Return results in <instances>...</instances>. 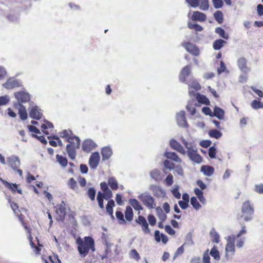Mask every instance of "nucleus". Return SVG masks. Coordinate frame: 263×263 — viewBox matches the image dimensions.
I'll list each match as a JSON object with an SVG mask.
<instances>
[{"instance_id": "obj_63", "label": "nucleus", "mask_w": 263, "mask_h": 263, "mask_svg": "<svg viewBox=\"0 0 263 263\" xmlns=\"http://www.w3.org/2000/svg\"><path fill=\"white\" fill-rule=\"evenodd\" d=\"M165 183L168 186H171L173 183V176L171 174L168 175L165 179Z\"/></svg>"}, {"instance_id": "obj_25", "label": "nucleus", "mask_w": 263, "mask_h": 263, "mask_svg": "<svg viewBox=\"0 0 263 263\" xmlns=\"http://www.w3.org/2000/svg\"><path fill=\"white\" fill-rule=\"evenodd\" d=\"M213 115L219 120H223L224 117V111L221 108L215 106L213 109Z\"/></svg>"}, {"instance_id": "obj_43", "label": "nucleus", "mask_w": 263, "mask_h": 263, "mask_svg": "<svg viewBox=\"0 0 263 263\" xmlns=\"http://www.w3.org/2000/svg\"><path fill=\"white\" fill-rule=\"evenodd\" d=\"M78 141L80 143L79 138L76 136H73V135L69 137L67 140V141L69 143L68 144H71L72 146H74L76 144V142H78Z\"/></svg>"}, {"instance_id": "obj_64", "label": "nucleus", "mask_w": 263, "mask_h": 263, "mask_svg": "<svg viewBox=\"0 0 263 263\" xmlns=\"http://www.w3.org/2000/svg\"><path fill=\"white\" fill-rule=\"evenodd\" d=\"M254 190L258 194H263V184H256Z\"/></svg>"}, {"instance_id": "obj_44", "label": "nucleus", "mask_w": 263, "mask_h": 263, "mask_svg": "<svg viewBox=\"0 0 263 263\" xmlns=\"http://www.w3.org/2000/svg\"><path fill=\"white\" fill-rule=\"evenodd\" d=\"M191 204L196 210H199L201 208L200 204L195 197H192L191 198Z\"/></svg>"}, {"instance_id": "obj_6", "label": "nucleus", "mask_w": 263, "mask_h": 263, "mask_svg": "<svg viewBox=\"0 0 263 263\" xmlns=\"http://www.w3.org/2000/svg\"><path fill=\"white\" fill-rule=\"evenodd\" d=\"M56 208V213L58 215L57 220L63 221L66 214L65 202L64 201H62L61 203L57 205Z\"/></svg>"}, {"instance_id": "obj_2", "label": "nucleus", "mask_w": 263, "mask_h": 263, "mask_svg": "<svg viewBox=\"0 0 263 263\" xmlns=\"http://www.w3.org/2000/svg\"><path fill=\"white\" fill-rule=\"evenodd\" d=\"M138 198L149 209H154L156 206L155 199L148 192L141 194L138 196Z\"/></svg>"}, {"instance_id": "obj_45", "label": "nucleus", "mask_w": 263, "mask_h": 263, "mask_svg": "<svg viewBox=\"0 0 263 263\" xmlns=\"http://www.w3.org/2000/svg\"><path fill=\"white\" fill-rule=\"evenodd\" d=\"M97 199L98 202V205L99 207L101 209L104 208V204H103V194L101 192H99L97 194Z\"/></svg>"}, {"instance_id": "obj_41", "label": "nucleus", "mask_w": 263, "mask_h": 263, "mask_svg": "<svg viewBox=\"0 0 263 263\" xmlns=\"http://www.w3.org/2000/svg\"><path fill=\"white\" fill-rule=\"evenodd\" d=\"M209 135L211 137L219 139L222 136V133L217 129H212L209 132Z\"/></svg>"}, {"instance_id": "obj_24", "label": "nucleus", "mask_w": 263, "mask_h": 263, "mask_svg": "<svg viewBox=\"0 0 263 263\" xmlns=\"http://www.w3.org/2000/svg\"><path fill=\"white\" fill-rule=\"evenodd\" d=\"M201 172L206 176H211L214 173L213 167L209 165H202L201 167Z\"/></svg>"}, {"instance_id": "obj_37", "label": "nucleus", "mask_w": 263, "mask_h": 263, "mask_svg": "<svg viewBox=\"0 0 263 263\" xmlns=\"http://www.w3.org/2000/svg\"><path fill=\"white\" fill-rule=\"evenodd\" d=\"M210 254L216 260H219L220 258L219 252L215 246L211 249Z\"/></svg>"}, {"instance_id": "obj_1", "label": "nucleus", "mask_w": 263, "mask_h": 263, "mask_svg": "<svg viewBox=\"0 0 263 263\" xmlns=\"http://www.w3.org/2000/svg\"><path fill=\"white\" fill-rule=\"evenodd\" d=\"M77 242L78 245V250L81 257H85L90 250L92 252L95 251V241L90 237H85L84 240L78 239Z\"/></svg>"}, {"instance_id": "obj_48", "label": "nucleus", "mask_w": 263, "mask_h": 263, "mask_svg": "<svg viewBox=\"0 0 263 263\" xmlns=\"http://www.w3.org/2000/svg\"><path fill=\"white\" fill-rule=\"evenodd\" d=\"M187 5L193 8H197L199 6V0H185Z\"/></svg>"}, {"instance_id": "obj_53", "label": "nucleus", "mask_w": 263, "mask_h": 263, "mask_svg": "<svg viewBox=\"0 0 263 263\" xmlns=\"http://www.w3.org/2000/svg\"><path fill=\"white\" fill-rule=\"evenodd\" d=\"M181 140L183 144L185 147V148L187 149V151H190V149H192L194 148V147H195V146H194L193 145H192V144L191 143H189V142H187L185 140V139L182 137L181 138Z\"/></svg>"}, {"instance_id": "obj_47", "label": "nucleus", "mask_w": 263, "mask_h": 263, "mask_svg": "<svg viewBox=\"0 0 263 263\" xmlns=\"http://www.w3.org/2000/svg\"><path fill=\"white\" fill-rule=\"evenodd\" d=\"M0 181L7 187L10 189L12 192H15V190H14L12 186H15L16 187L17 184L16 183H10L8 181L3 180L1 177H0Z\"/></svg>"}, {"instance_id": "obj_31", "label": "nucleus", "mask_w": 263, "mask_h": 263, "mask_svg": "<svg viewBox=\"0 0 263 263\" xmlns=\"http://www.w3.org/2000/svg\"><path fill=\"white\" fill-rule=\"evenodd\" d=\"M150 176L152 178L156 181H159L161 179V172L158 169H154L150 172Z\"/></svg>"}, {"instance_id": "obj_42", "label": "nucleus", "mask_w": 263, "mask_h": 263, "mask_svg": "<svg viewBox=\"0 0 263 263\" xmlns=\"http://www.w3.org/2000/svg\"><path fill=\"white\" fill-rule=\"evenodd\" d=\"M184 246H192L194 245V241L192 239V234L191 232L188 233L185 238V242L183 244Z\"/></svg>"}, {"instance_id": "obj_62", "label": "nucleus", "mask_w": 263, "mask_h": 263, "mask_svg": "<svg viewBox=\"0 0 263 263\" xmlns=\"http://www.w3.org/2000/svg\"><path fill=\"white\" fill-rule=\"evenodd\" d=\"M44 121L46 124H43L42 125L41 127L42 129H46L47 128H52L53 127V125L51 122L45 119L44 120Z\"/></svg>"}, {"instance_id": "obj_19", "label": "nucleus", "mask_w": 263, "mask_h": 263, "mask_svg": "<svg viewBox=\"0 0 263 263\" xmlns=\"http://www.w3.org/2000/svg\"><path fill=\"white\" fill-rule=\"evenodd\" d=\"M191 71V66L187 65L184 67L181 70L180 76L179 80L181 82H184L185 81V78L188 76Z\"/></svg>"}, {"instance_id": "obj_17", "label": "nucleus", "mask_w": 263, "mask_h": 263, "mask_svg": "<svg viewBox=\"0 0 263 263\" xmlns=\"http://www.w3.org/2000/svg\"><path fill=\"white\" fill-rule=\"evenodd\" d=\"M170 146L174 149L178 151L180 153L185 155L186 151L184 149V147L176 140L172 139L170 141Z\"/></svg>"}, {"instance_id": "obj_34", "label": "nucleus", "mask_w": 263, "mask_h": 263, "mask_svg": "<svg viewBox=\"0 0 263 263\" xmlns=\"http://www.w3.org/2000/svg\"><path fill=\"white\" fill-rule=\"evenodd\" d=\"M108 184L113 190H117L119 187L118 182L115 177H110L108 180Z\"/></svg>"}, {"instance_id": "obj_13", "label": "nucleus", "mask_w": 263, "mask_h": 263, "mask_svg": "<svg viewBox=\"0 0 263 263\" xmlns=\"http://www.w3.org/2000/svg\"><path fill=\"white\" fill-rule=\"evenodd\" d=\"M22 85V82L14 78H10L7 80L6 82L3 84V86L8 89H11L15 87H18Z\"/></svg>"}, {"instance_id": "obj_49", "label": "nucleus", "mask_w": 263, "mask_h": 263, "mask_svg": "<svg viewBox=\"0 0 263 263\" xmlns=\"http://www.w3.org/2000/svg\"><path fill=\"white\" fill-rule=\"evenodd\" d=\"M129 257L131 258L135 259L138 261L140 259V256L138 252L135 249H133L129 253Z\"/></svg>"}, {"instance_id": "obj_29", "label": "nucleus", "mask_w": 263, "mask_h": 263, "mask_svg": "<svg viewBox=\"0 0 263 263\" xmlns=\"http://www.w3.org/2000/svg\"><path fill=\"white\" fill-rule=\"evenodd\" d=\"M215 32L216 33L218 34L220 37L225 40H228L229 39V34L226 33L224 30L220 27H216Z\"/></svg>"}, {"instance_id": "obj_16", "label": "nucleus", "mask_w": 263, "mask_h": 263, "mask_svg": "<svg viewBox=\"0 0 263 263\" xmlns=\"http://www.w3.org/2000/svg\"><path fill=\"white\" fill-rule=\"evenodd\" d=\"M96 144L91 139H86L82 144V149L87 153L90 152L96 146Z\"/></svg>"}, {"instance_id": "obj_23", "label": "nucleus", "mask_w": 263, "mask_h": 263, "mask_svg": "<svg viewBox=\"0 0 263 263\" xmlns=\"http://www.w3.org/2000/svg\"><path fill=\"white\" fill-rule=\"evenodd\" d=\"M101 154L103 160H108L112 154V149L109 146L104 147L102 149Z\"/></svg>"}, {"instance_id": "obj_11", "label": "nucleus", "mask_w": 263, "mask_h": 263, "mask_svg": "<svg viewBox=\"0 0 263 263\" xmlns=\"http://www.w3.org/2000/svg\"><path fill=\"white\" fill-rule=\"evenodd\" d=\"M100 155L98 152L92 153L89 160V165L90 168H96L99 165L100 161Z\"/></svg>"}, {"instance_id": "obj_40", "label": "nucleus", "mask_w": 263, "mask_h": 263, "mask_svg": "<svg viewBox=\"0 0 263 263\" xmlns=\"http://www.w3.org/2000/svg\"><path fill=\"white\" fill-rule=\"evenodd\" d=\"M251 106L254 109H262L263 103L257 100H254L251 103Z\"/></svg>"}, {"instance_id": "obj_58", "label": "nucleus", "mask_w": 263, "mask_h": 263, "mask_svg": "<svg viewBox=\"0 0 263 263\" xmlns=\"http://www.w3.org/2000/svg\"><path fill=\"white\" fill-rule=\"evenodd\" d=\"M60 136L62 138H65L66 139V140L68 139L69 137H70L71 135H72V134L71 131H68L66 130H62L60 133Z\"/></svg>"}, {"instance_id": "obj_9", "label": "nucleus", "mask_w": 263, "mask_h": 263, "mask_svg": "<svg viewBox=\"0 0 263 263\" xmlns=\"http://www.w3.org/2000/svg\"><path fill=\"white\" fill-rule=\"evenodd\" d=\"M29 116L31 118L40 120L42 118L43 114L41 109L37 105L31 106L29 109Z\"/></svg>"}, {"instance_id": "obj_5", "label": "nucleus", "mask_w": 263, "mask_h": 263, "mask_svg": "<svg viewBox=\"0 0 263 263\" xmlns=\"http://www.w3.org/2000/svg\"><path fill=\"white\" fill-rule=\"evenodd\" d=\"M14 96L17 101L16 104H22V103L29 102L30 100V95L26 90L15 92L14 93Z\"/></svg>"}, {"instance_id": "obj_21", "label": "nucleus", "mask_w": 263, "mask_h": 263, "mask_svg": "<svg viewBox=\"0 0 263 263\" xmlns=\"http://www.w3.org/2000/svg\"><path fill=\"white\" fill-rule=\"evenodd\" d=\"M246 64L247 60L244 58H241L237 61L239 68L245 73H247L250 71V69L247 66Z\"/></svg>"}, {"instance_id": "obj_54", "label": "nucleus", "mask_w": 263, "mask_h": 263, "mask_svg": "<svg viewBox=\"0 0 263 263\" xmlns=\"http://www.w3.org/2000/svg\"><path fill=\"white\" fill-rule=\"evenodd\" d=\"M174 173L175 175L183 176V170L181 166L177 165L174 167Z\"/></svg>"}, {"instance_id": "obj_60", "label": "nucleus", "mask_w": 263, "mask_h": 263, "mask_svg": "<svg viewBox=\"0 0 263 263\" xmlns=\"http://www.w3.org/2000/svg\"><path fill=\"white\" fill-rule=\"evenodd\" d=\"M209 250H207L203 253V263H211L210 257L209 255Z\"/></svg>"}, {"instance_id": "obj_14", "label": "nucleus", "mask_w": 263, "mask_h": 263, "mask_svg": "<svg viewBox=\"0 0 263 263\" xmlns=\"http://www.w3.org/2000/svg\"><path fill=\"white\" fill-rule=\"evenodd\" d=\"M182 46L188 52L192 54L195 56H197L199 55V50L197 47L193 44H192L190 42H186L185 43H182Z\"/></svg>"}, {"instance_id": "obj_12", "label": "nucleus", "mask_w": 263, "mask_h": 263, "mask_svg": "<svg viewBox=\"0 0 263 263\" xmlns=\"http://www.w3.org/2000/svg\"><path fill=\"white\" fill-rule=\"evenodd\" d=\"M80 148V142L79 141L76 142V144L74 146H72L71 144H67L66 145V151L68 154L69 157L74 160L76 156V149Z\"/></svg>"}, {"instance_id": "obj_8", "label": "nucleus", "mask_w": 263, "mask_h": 263, "mask_svg": "<svg viewBox=\"0 0 263 263\" xmlns=\"http://www.w3.org/2000/svg\"><path fill=\"white\" fill-rule=\"evenodd\" d=\"M7 161L9 166L14 171H15L21 164L20 158L15 155L7 157Z\"/></svg>"}, {"instance_id": "obj_55", "label": "nucleus", "mask_w": 263, "mask_h": 263, "mask_svg": "<svg viewBox=\"0 0 263 263\" xmlns=\"http://www.w3.org/2000/svg\"><path fill=\"white\" fill-rule=\"evenodd\" d=\"M10 101L8 96L5 95L0 97V106L5 105Z\"/></svg>"}, {"instance_id": "obj_61", "label": "nucleus", "mask_w": 263, "mask_h": 263, "mask_svg": "<svg viewBox=\"0 0 263 263\" xmlns=\"http://www.w3.org/2000/svg\"><path fill=\"white\" fill-rule=\"evenodd\" d=\"M189 86L191 88H194L195 90H199L201 88V86L197 81H193L191 84H189Z\"/></svg>"}, {"instance_id": "obj_15", "label": "nucleus", "mask_w": 263, "mask_h": 263, "mask_svg": "<svg viewBox=\"0 0 263 263\" xmlns=\"http://www.w3.org/2000/svg\"><path fill=\"white\" fill-rule=\"evenodd\" d=\"M176 120L178 125L180 127H188V124L185 117V111L182 110L176 115Z\"/></svg>"}, {"instance_id": "obj_28", "label": "nucleus", "mask_w": 263, "mask_h": 263, "mask_svg": "<svg viewBox=\"0 0 263 263\" xmlns=\"http://www.w3.org/2000/svg\"><path fill=\"white\" fill-rule=\"evenodd\" d=\"M210 235L212 237V241L216 243H218L220 241V236L215 229L213 228L210 232Z\"/></svg>"}, {"instance_id": "obj_59", "label": "nucleus", "mask_w": 263, "mask_h": 263, "mask_svg": "<svg viewBox=\"0 0 263 263\" xmlns=\"http://www.w3.org/2000/svg\"><path fill=\"white\" fill-rule=\"evenodd\" d=\"M216 149L214 146L210 147L209 149V156L212 158H215L216 155Z\"/></svg>"}, {"instance_id": "obj_36", "label": "nucleus", "mask_w": 263, "mask_h": 263, "mask_svg": "<svg viewBox=\"0 0 263 263\" xmlns=\"http://www.w3.org/2000/svg\"><path fill=\"white\" fill-rule=\"evenodd\" d=\"M199 9L203 11L208 10L209 9V0H199Z\"/></svg>"}, {"instance_id": "obj_30", "label": "nucleus", "mask_w": 263, "mask_h": 263, "mask_svg": "<svg viewBox=\"0 0 263 263\" xmlns=\"http://www.w3.org/2000/svg\"><path fill=\"white\" fill-rule=\"evenodd\" d=\"M115 203L112 199L109 200L106 205V212L110 215L112 219H114L113 215V207L115 206Z\"/></svg>"}, {"instance_id": "obj_26", "label": "nucleus", "mask_w": 263, "mask_h": 263, "mask_svg": "<svg viewBox=\"0 0 263 263\" xmlns=\"http://www.w3.org/2000/svg\"><path fill=\"white\" fill-rule=\"evenodd\" d=\"M164 156L167 159L173 160L176 162H181V159L174 152H165Z\"/></svg>"}, {"instance_id": "obj_7", "label": "nucleus", "mask_w": 263, "mask_h": 263, "mask_svg": "<svg viewBox=\"0 0 263 263\" xmlns=\"http://www.w3.org/2000/svg\"><path fill=\"white\" fill-rule=\"evenodd\" d=\"M186 154L190 158V159L193 162L199 164L202 161V157L198 154L197 150L196 147L190 149V151H186Z\"/></svg>"}, {"instance_id": "obj_51", "label": "nucleus", "mask_w": 263, "mask_h": 263, "mask_svg": "<svg viewBox=\"0 0 263 263\" xmlns=\"http://www.w3.org/2000/svg\"><path fill=\"white\" fill-rule=\"evenodd\" d=\"M116 216L119 220V223L120 224H124L126 223V221L124 219V216L123 213L121 211H117L116 212Z\"/></svg>"}, {"instance_id": "obj_52", "label": "nucleus", "mask_w": 263, "mask_h": 263, "mask_svg": "<svg viewBox=\"0 0 263 263\" xmlns=\"http://www.w3.org/2000/svg\"><path fill=\"white\" fill-rule=\"evenodd\" d=\"M156 212L159 219L162 221H164L166 218V215L165 213H164L162 210L159 208H158L156 209Z\"/></svg>"}, {"instance_id": "obj_32", "label": "nucleus", "mask_w": 263, "mask_h": 263, "mask_svg": "<svg viewBox=\"0 0 263 263\" xmlns=\"http://www.w3.org/2000/svg\"><path fill=\"white\" fill-rule=\"evenodd\" d=\"M196 100L198 101V102H199L200 103H202V104H205L206 105H210L209 100L208 99V98L206 96H205L204 95H200L199 93H197L196 95Z\"/></svg>"}, {"instance_id": "obj_10", "label": "nucleus", "mask_w": 263, "mask_h": 263, "mask_svg": "<svg viewBox=\"0 0 263 263\" xmlns=\"http://www.w3.org/2000/svg\"><path fill=\"white\" fill-rule=\"evenodd\" d=\"M135 221L138 224L141 226L142 230L144 233L146 234H150L151 231L148 228V224L145 217L142 216H139L138 219H136Z\"/></svg>"}, {"instance_id": "obj_57", "label": "nucleus", "mask_w": 263, "mask_h": 263, "mask_svg": "<svg viewBox=\"0 0 263 263\" xmlns=\"http://www.w3.org/2000/svg\"><path fill=\"white\" fill-rule=\"evenodd\" d=\"M212 2L215 9L221 8L223 5L222 0H212Z\"/></svg>"}, {"instance_id": "obj_4", "label": "nucleus", "mask_w": 263, "mask_h": 263, "mask_svg": "<svg viewBox=\"0 0 263 263\" xmlns=\"http://www.w3.org/2000/svg\"><path fill=\"white\" fill-rule=\"evenodd\" d=\"M242 212L243 213L242 217H244L245 221H248L252 219V215L254 213V209L251 206L249 201H247L243 203Z\"/></svg>"}, {"instance_id": "obj_27", "label": "nucleus", "mask_w": 263, "mask_h": 263, "mask_svg": "<svg viewBox=\"0 0 263 263\" xmlns=\"http://www.w3.org/2000/svg\"><path fill=\"white\" fill-rule=\"evenodd\" d=\"M226 43L227 42L224 40L222 39H218L213 42V47L215 50H218L223 47Z\"/></svg>"}, {"instance_id": "obj_38", "label": "nucleus", "mask_w": 263, "mask_h": 263, "mask_svg": "<svg viewBox=\"0 0 263 263\" xmlns=\"http://www.w3.org/2000/svg\"><path fill=\"white\" fill-rule=\"evenodd\" d=\"M214 17L219 24H221L223 22V15L221 11H216L214 13Z\"/></svg>"}, {"instance_id": "obj_50", "label": "nucleus", "mask_w": 263, "mask_h": 263, "mask_svg": "<svg viewBox=\"0 0 263 263\" xmlns=\"http://www.w3.org/2000/svg\"><path fill=\"white\" fill-rule=\"evenodd\" d=\"M96 190L93 187H90L88 189L87 191V195L91 201H93L95 199L96 196Z\"/></svg>"}, {"instance_id": "obj_20", "label": "nucleus", "mask_w": 263, "mask_h": 263, "mask_svg": "<svg viewBox=\"0 0 263 263\" xmlns=\"http://www.w3.org/2000/svg\"><path fill=\"white\" fill-rule=\"evenodd\" d=\"M15 107L18 109V114L22 120H25L27 118V113L25 106L22 104H15Z\"/></svg>"}, {"instance_id": "obj_33", "label": "nucleus", "mask_w": 263, "mask_h": 263, "mask_svg": "<svg viewBox=\"0 0 263 263\" xmlns=\"http://www.w3.org/2000/svg\"><path fill=\"white\" fill-rule=\"evenodd\" d=\"M129 203L132 206L135 210L140 211L143 210L142 205L139 201L136 199H131L129 200Z\"/></svg>"}, {"instance_id": "obj_35", "label": "nucleus", "mask_w": 263, "mask_h": 263, "mask_svg": "<svg viewBox=\"0 0 263 263\" xmlns=\"http://www.w3.org/2000/svg\"><path fill=\"white\" fill-rule=\"evenodd\" d=\"M125 217L126 219L128 221H131L133 219V211L132 208L130 206H127L126 208Z\"/></svg>"}, {"instance_id": "obj_3", "label": "nucleus", "mask_w": 263, "mask_h": 263, "mask_svg": "<svg viewBox=\"0 0 263 263\" xmlns=\"http://www.w3.org/2000/svg\"><path fill=\"white\" fill-rule=\"evenodd\" d=\"M235 239L236 236L233 234L228 236L226 238L227 244L225 248V257L227 258H228L229 253H231L232 255H234L235 252V247L234 244Z\"/></svg>"}, {"instance_id": "obj_39", "label": "nucleus", "mask_w": 263, "mask_h": 263, "mask_svg": "<svg viewBox=\"0 0 263 263\" xmlns=\"http://www.w3.org/2000/svg\"><path fill=\"white\" fill-rule=\"evenodd\" d=\"M56 158L57 160V161L60 164V165L65 167L67 166L68 163L67 159L59 155H57Z\"/></svg>"}, {"instance_id": "obj_18", "label": "nucleus", "mask_w": 263, "mask_h": 263, "mask_svg": "<svg viewBox=\"0 0 263 263\" xmlns=\"http://www.w3.org/2000/svg\"><path fill=\"white\" fill-rule=\"evenodd\" d=\"M149 190L156 197H160L165 194V192L158 185L152 184L149 186Z\"/></svg>"}, {"instance_id": "obj_22", "label": "nucleus", "mask_w": 263, "mask_h": 263, "mask_svg": "<svg viewBox=\"0 0 263 263\" xmlns=\"http://www.w3.org/2000/svg\"><path fill=\"white\" fill-rule=\"evenodd\" d=\"M206 16L205 14L198 11L193 12L192 19L193 21L203 22L206 20Z\"/></svg>"}, {"instance_id": "obj_56", "label": "nucleus", "mask_w": 263, "mask_h": 263, "mask_svg": "<svg viewBox=\"0 0 263 263\" xmlns=\"http://www.w3.org/2000/svg\"><path fill=\"white\" fill-rule=\"evenodd\" d=\"M179 188L178 185H175V187L172 191L173 196L178 199L181 198V194L179 192Z\"/></svg>"}, {"instance_id": "obj_46", "label": "nucleus", "mask_w": 263, "mask_h": 263, "mask_svg": "<svg viewBox=\"0 0 263 263\" xmlns=\"http://www.w3.org/2000/svg\"><path fill=\"white\" fill-rule=\"evenodd\" d=\"M187 26L190 29H195L197 31L203 30V27L197 24H192L191 22H188Z\"/></svg>"}]
</instances>
